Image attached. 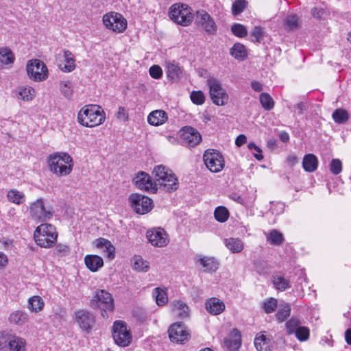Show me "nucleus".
Instances as JSON below:
<instances>
[{
    "instance_id": "obj_12",
    "label": "nucleus",
    "mask_w": 351,
    "mask_h": 351,
    "mask_svg": "<svg viewBox=\"0 0 351 351\" xmlns=\"http://www.w3.org/2000/svg\"><path fill=\"white\" fill-rule=\"evenodd\" d=\"M103 23L104 26L114 32H123L128 25L126 19L119 13L110 12L103 16Z\"/></svg>"
},
{
    "instance_id": "obj_1",
    "label": "nucleus",
    "mask_w": 351,
    "mask_h": 351,
    "mask_svg": "<svg viewBox=\"0 0 351 351\" xmlns=\"http://www.w3.org/2000/svg\"><path fill=\"white\" fill-rule=\"evenodd\" d=\"M49 171L58 177L69 176L73 169V160L66 152L50 154L47 159Z\"/></svg>"
},
{
    "instance_id": "obj_61",
    "label": "nucleus",
    "mask_w": 351,
    "mask_h": 351,
    "mask_svg": "<svg viewBox=\"0 0 351 351\" xmlns=\"http://www.w3.org/2000/svg\"><path fill=\"white\" fill-rule=\"evenodd\" d=\"M56 250L57 251L58 253L59 254H66L69 252V247L66 244H62V243H58L57 245H56Z\"/></svg>"
},
{
    "instance_id": "obj_4",
    "label": "nucleus",
    "mask_w": 351,
    "mask_h": 351,
    "mask_svg": "<svg viewBox=\"0 0 351 351\" xmlns=\"http://www.w3.org/2000/svg\"><path fill=\"white\" fill-rule=\"evenodd\" d=\"M153 174L155 182L158 183V189L162 187L168 192L174 191L178 187V180L173 171L163 165H158L154 167Z\"/></svg>"
},
{
    "instance_id": "obj_59",
    "label": "nucleus",
    "mask_w": 351,
    "mask_h": 351,
    "mask_svg": "<svg viewBox=\"0 0 351 351\" xmlns=\"http://www.w3.org/2000/svg\"><path fill=\"white\" fill-rule=\"evenodd\" d=\"M22 318V311H16L15 312L12 313L9 316V322L10 324H19L20 325V322Z\"/></svg>"
},
{
    "instance_id": "obj_35",
    "label": "nucleus",
    "mask_w": 351,
    "mask_h": 351,
    "mask_svg": "<svg viewBox=\"0 0 351 351\" xmlns=\"http://www.w3.org/2000/svg\"><path fill=\"white\" fill-rule=\"evenodd\" d=\"M230 53L232 56L237 60H244L247 57V51L243 45L240 43L234 44L230 49Z\"/></svg>"
},
{
    "instance_id": "obj_14",
    "label": "nucleus",
    "mask_w": 351,
    "mask_h": 351,
    "mask_svg": "<svg viewBox=\"0 0 351 351\" xmlns=\"http://www.w3.org/2000/svg\"><path fill=\"white\" fill-rule=\"evenodd\" d=\"M135 186L140 190L150 193H156L158 191V183L152 180L151 176L144 172H138L134 178Z\"/></svg>"
},
{
    "instance_id": "obj_22",
    "label": "nucleus",
    "mask_w": 351,
    "mask_h": 351,
    "mask_svg": "<svg viewBox=\"0 0 351 351\" xmlns=\"http://www.w3.org/2000/svg\"><path fill=\"white\" fill-rule=\"evenodd\" d=\"M93 244L97 248L101 249L109 260L114 258L115 247L110 241L104 238H99L94 241Z\"/></svg>"
},
{
    "instance_id": "obj_57",
    "label": "nucleus",
    "mask_w": 351,
    "mask_h": 351,
    "mask_svg": "<svg viewBox=\"0 0 351 351\" xmlns=\"http://www.w3.org/2000/svg\"><path fill=\"white\" fill-rule=\"evenodd\" d=\"M149 75L154 79H160L162 75V69L158 65H153L149 68Z\"/></svg>"
},
{
    "instance_id": "obj_10",
    "label": "nucleus",
    "mask_w": 351,
    "mask_h": 351,
    "mask_svg": "<svg viewBox=\"0 0 351 351\" xmlns=\"http://www.w3.org/2000/svg\"><path fill=\"white\" fill-rule=\"evenodd\" d=\"M93 308H99L104 317H108V312L114 309L113 298L110 293L105 290L96 292L95 299L92 300Z\"/></svg>"
},
{
    "instance_id": "obj_26",
    "label": "nucleus",
    "mask_w": 351,
    "mask_h": 351,
    "mask_svg": "<svg viewBox=\"0 0 351 351\" xmlns=\"http://www.w3.org/2000/svg\"><path fill=\"white\" fill-rule=\"evenodd\" d=\"M171 309L174 315L180 319H185L189 316L188 305L180 300L173 301L171 303Z\"/></svg>"
},
{
    "instance_id": "obj_30",
    "label": "nucleus",
    "mask_w": 351,
    "mask_h": 351,
    "mask_svg": "<svg viewBox=\"0 0 351 351\" xmlns=\"http://www.w3.org/2000/svg\"><path fill=\"white\" fill-rule=\"evenodd\" d=\"M64 66L60 65V69L66 73L73 71L75 69V59L73 54L68 51H64Z\"/></svg>"
},
{
    "instance_id": "obj_64",
    "label": "nucleus",
    "mask_w": 351,
    "mask_h": 351,
    "mask_svg": "<svg viewBox=\"0 0 351 351\" xmlns=\"http://www.w3.org/2000/svg\"><path fill=\"white\" fill-rule=\"evenodd\" d=\"M251 87L256 92H261L263 89V85L257 81H252Z\"/></svg>"
},
{
    "instance_id": "obj_28",
    "label": "nucleus",
    "mask_w": 351,
    "mask_h": 351,
    "mask_svg": "<svg viewBox=\"0 0 351 351\" xmlns=\"http://www.w3.org/2000/svg\"><path fill=\"white\" fill-rule=\"evenodd\" d=\"M318 158L313 154H306L302 160V167L306 172H314L318 167Z\"/></svg>"
},
{
    "instance_id": "obj_25",
    "label": "nucleus",
    "mask_w": 351,
    "mask_h": 351,
    "mask_svg": "<svg viewBox=\"0 0 351 351\" xmlns=\"http://www.w3.org/2000/svg\"><path fill=\"white\" fill-rule=\"evenodd\" d=\"M84 261L86 267L92 272L97 271L104 266V260L98 255H86Z\"/></svg>"
},
{
    "instance_id": "obj_17",
    "label": "nucleus",
    "mask_w": 351,
    "mask_h": 351,
    "mask_svg": "<svg viewBox=\"0 0 351 351\" xmlns=\"http://www.w3.org/2000/svg\"><path fill=\"white\" fill-rule=\"evenodd\" d=\"M195 23L208 34H214L217 32V25L213 19L204 10L197 12Z\"/></svg>"
},
{
    "instance_id": "obj_19",
    "label": "nucleus",
    "mask_w": 351,
    "mask_h": 351,
    "mask_svg": "<svg viewBox=\"0 0 351 351\" xmlns=\"http://www.w3.org/2000/svg\"><path fill=\"white\" fill-rule=\"evenodd\" d=\"M180 135L183 143L188 147H195L202 140V136L198 131L190 126L184 127L180 130Z\"/></svg>"
},
{
    "instance_id": "obj_51",
    "label": "nucleus",
    "mask_w": 351,
    "mask_h": 351,
    "mask_svg": "<svg viewBox=\"0 0 351 351\" xmlns=\"http://www.w3.org/2000/svg\"><path fill=\"white\" fill-rule=\"evenodd\" d=\"M330 171L334 175L339 174L342 171V162L338 158L332 159L330 164Z\"/></svg>"
},
{
    "instance_id": "obj_37",
    "label": "nucleus",
    "mask_w": 351,
    "mask_h": 351,
    "mask_svg": "<svg viewBox=\"0 0 351 351\" xmlns=\"http://www.w3.org/2000/svg\"><path fill=\"white\" fill-rule=\"evenodd\" d=\"M44 307V302L39 296H33L28 300V308L32 312L37 313Z\"/></svg>"
},
{
    "instance_id": "obj_63",
    "label": "nucleus",
    "mask_w": 351,
    "mask_h": 351,
    "mask_svg": "<svg viewBox=\"0 0 351 351\" xmlns=\"http://www.w3.org/2000/svg\"><path fill=\"white\" fill-rule=\"evenodd\" d=\"M247 141V138L244 134H240L239 135L236 140H235V144L237 147H241L243 144H245Z\"/></svg>"
},
{
    "instance_id": "obj_47",
    "label": "nucleus",
    "mask_w": 351,
    "mask_h": 351,
    "mask_svg": "<svg viewBox=\"0 0 351 351\" xmlns=\"http://www.w3.org/2000/svg\"><path fill=\"white\" fill-rule=\"evenodd\" d=\"M295 337L300 341H305L308 339L310 330L306 326H301L294 332Z\"/></svg>"
},
{
    "instance_id": "obj_31",
    "label": "nucleus",
    "mask_w": 351,
    "mask_h": 351,
    "mask_svg": "<svg viewBox=\"0 0 351 351\" xmlns=\"http://www.w3.org/2000/svg\"><path fill=\"white\" fill-rule=\"evenodd\" d=\"M224 244L232 253H239L244 247L243 241L239 238L226 239Z\"/></svg>"
},
{
    "instance_id": "obj_55",
    "label": "nucleus",
    "mask_w": 351,
    "mask_h": 351,
    "mask_svg": "<svg viewBox=\"0 0 351 351\" xmlns=\"http://www.w3.org/2000/svg\"><path fill=\"white\" fill-rule=\"evenodd\" d=\"M36 96V90L30 86L23 87V101H30Z\"/></svg>"
},
{
    "instance_id": "obj_58",
    "label": "nucleus",
    "mask_w": 351,
    "mask_h": 351,
    "mask_svg": "<svg viewBox=\"0 0 351 351\" xmlns=\"http://www.w3.org/2000/svg\"><path fill=\"white\" fill-rule=\"evenodd\" d=\"M247 148L250 150H255L256 152H258V154H254V158L258 160V161H261L263 158V156L262 154V150L261 149L258 147L254 143L250 142L247 144Z\"/></svg>"
},
{
    "instance_id": "obj_5",
    "label": "nucleus",
    "mask_w": 351,
    "mask_h": 351,
    "mask_svg": "<svg viewBox=\"0 0 351 351\" xmlns=\"http://www.w3.org/2000/svg\"><path fill=\"white\" fill-rule=\"evenodd\" d=\"M169 17L175 23L188 26L193 20L191 9L186 4L176 3L170 8Z\"/></svg>"
},
{
    "instance_id": "obj_60",
    "label": "nucleus",
    "mask_w": 351,
    "mask_h": 351,
    "mask_svg": "<svg viewBox=\"0 0 351 351\" xmlns=\"http://www.w3.org/2000/svg\"><path fill=\"white\" fill-rule=\"evenodd\" d=\"M117 118L121 121L125 122L128 120V114L123 107H119L118 112L117 113Z\"/></svg>"
},
{
    "instance_id": "obj_52",
    "label": "nucleus",
    "mask_w": 351,
    "mask_h": 351,
    "mask_svg": "<svg viewBox=\"0 0 351 351\" xmlns=\"http://www.w3.org/2000/svg\"><path fill=\"white\" fill-rule=\"evenodd\" d=\"M247 1L245 0H237L232 4V14L238 15L241 13L245 8Z\"/></svg>"
},
{
    "instance_id": "obj_27",
    "label": "nucleus",
    "mask_w": 351,
    "mask_h": 351,
    "mask_svg": "<svg viewBox=\"0 0 351 351\" xmlns=\"http://www.w3.org/2000/svg\"><path fill=\"white\" fill-rule=\"evenodd\" d=\"M168 119L167 114L162 110L152 111L147 117L148 123L154 126H158L165 123Z\"/></svg>"
},
{
    "instance_id": "obj_56",
    "label": "nucleus",
    "mask_w": 351,
    "mask_h": 351,
    "mask_svg": "<svg viewBox=\"0 0 351 351\" xmlns=\"http://www.w3.org/2000/svg\"><path fill=\"white\" fill-rule=\"evenodd\" d=\"M251 36L254 41L260 43L263 37V31L262 28L260 27H255L251 32Z\"/></svg>"
},
{
    "instance_id": "obj_11",
    "label": "nucleus",
    "mask_w": 351,
    "mask_h": 351,
    "mask_svg": "<svg viewBox=\"0 0 351 351\" xmlns=\"http://www.w3.org/2000/svg\"><path fill=\"white\" fill-rule=\"evenodd\" d=\"M112 338L116 344L128 346L132 341V335L127 324L121 320H117L112 326Z\"/></svg>"
},
{
    "instance_id": "obj_24",
    "label": "nucleus",
    "mask_w": 351,
    "mask_h": 351,
    "mask_svg": "<svg viewBox=\"0 0 351 351\" xmlns=\"http://www.w3.org/2000/svg\"><path fill=\"white\" fill-rule=\"evenodd\" d=\"M206 311L213 315L221 314L225 310V304L217 298H211L205 303Z\"/></svg>"
},
{
    "instance_id": "obj_38",
    "label": "nucleus",
    "mask_w": 351,
    "mask_h": 351,
    "mask_svg": "<svg viewBox=\"0 0 351 351\" xmlns=\"http://www.w3.org/2000/svg\"><path fill=\"white\" fill-rule=\"evenodd\" d=\"M274 287L280 291H285L290 287V280L282 276L277 275L273 278Z\"/></svg>"
},
{
    "instance_id": "obj_2",
    "label": "nucleus",
    "mask_w": 351,
    "mask_h": 351,
    "mask_svg": "<svg viewBox=\"0 0 351 351\" xmlns=\"http://www.w3.org/2000/svg\"><path fill=\"white\" fill-rule=\"evenodd\" d=\"M106 114L102 108L97 105H86L77 114L79 123L84 127L93 128L102 124Z\"/></svg>"
},
{
    "instance_id": "obj_62",
    "label": "nucleus",
    "mask_w": 351,
    "mask_h": 351,
    "mask_svg": "<svg viewBox=\"0 0 351 351\" xmlns=\"http://www.w3.org/2000/svg\"><path fill=\"white\" fill-rule=\"evenodd\" d=\"M284 208L285 205L282 203L278 202L273 205L271 210L273 213L280 214L283 212Z\"/></svg>"
},
{
    "instance_id": "obj_21",
    "label": "nucleus",
    "mask_w": 351,
    "mask_h": 351,
    "mask_svg": "<svg viewBox=\"0 0 351 351\" xmlns=\"http://www.w3.org/2000/svg\"><path fill=\"white\" fill-rule=\"evenodd\" d=\"M195 263H198L204 269V271H215L217 269L219 263L217 261L210 256L197 255L195 256Z\"/></svg>"
},
{
    "instance_id": "obj_45",
    "label": "nucleus",
    "mask_w": 351,
    "mask_h": 351,
    "mask_svg": "<svg viewBox=\"0 0 351 351\" xmlns=\"http://www.w3.org/2000/svg\"><path fill=\"white\" fill-rule=\"evenodd\" d=\"M301 321L295 317H291L286 323V329L288 335L294 334V332L301 327Z\"/></svg>"
},
{
    "instance_id": "obj_18",
    "label": "nucleus",
    "mask_w": 351,
    "mask_h": 351,
    "mask_svg": "<svg viewBox=\"0 0 351 351\" xmlns=\"http://www.w3.org/2000/svg\"><path fill=\"white\" fill-rule=\"evenodd\" d=\"M20 339L9 332H0V350L20 351L21 345Z\"/></svg>"
},
{
    "instance_id": "obj_6",
    "label": "nucleus",
    "mask_w": 351,
    "mask_h": 351,
    "mask_svg": "<svg viewBox=\"0 0 351 351\" xmlns=\"http://www.w3.org/2000/svg\"><path fill=\"white\" fill-rule=\"evenodd\" d=\"M27 75L29 79L40 82L48 78L49 71L47 65L39 59H32L26 64Z\"/></svg>"
},
{
    "instance_id": "obj_40",
    "label": "nucleus",
    "mask_w": 351,
    "mask_h": 351,
    "mask_svg": "<svg viewBox=\"0 0 351 351\" xmlns=\"http://www.w3.org/2000/svg\"><path fill=\"white\" fill-rule=\"evenodd\" d=\"M14 56L12 51L8 47L0 48V62L4 64L13 63Z\"/></svg>"
},
{
    "instance_id": "obj_29",
    "label": "nucleus",
    "mask_w": 351,
    "mask_h": 351,
    "mask_svg": "<svg viewBox=\"0 0 351 351\" xmlns=\"http://www.w3.org/2000/svg\"><path fill=\"white\" fill-rule=\"evenodd\" d=\"M167 75L169 78L173 81L178 80L183 75L182 68L174 62L167 64Z\"/></svg>"
},
{
    "instance_id": "obj_20",
    "label": "nucleus",
    "mask_w": 351,
    "mask_h": 351,
    "mask_svg": "<svg viewBox=\"0 0 351 351\" xmlns=\"http://www.w3.org/2000/svg\"><path fill=\"white\" fill-rule=\"evenodd\" d=\"M75 319L80 328L88 332L95 324L94 315L84 310H80L75 312Z\"/></svg>"
},
{
    "instance_id": "obj_3",
    "label": "nucleus",
    "mask_w": 351,
    "mask_h": 351,
    "mask_svg": "<svg viewBox=\"0 0 351 351\" xmlns=\"http://www.w3.org/2000/svg\"><path fill=\"white\" fill-rule=\"evenodd\" d=\"M58 236L56 228L48 223H41L37 226L33 233L36 244L44 248L53 247L57 242Z\"/></svg>"
},
{
    "instance_id": "obj_39",
    "label": "nucleus",
    "mask_w": 351,
    "mask_h": 351,
    "mask_svg": "<svg viewBox=\"0 0 351 351\" xmlns=\"http://www.w3.org/2000/svg\"><path fill=\"white\" fill-rule=\"evenodd\" d=\"M290 313L291 306L287 303H282L280 304L276 317L280 322H282L290 315Z\"/></svg>"
},
{
    "instance_id": "obj_9",
    "label": "nucleus",
    "mask_w": 351,
    "mask_h": 351,
    "mask_svg": "<svg viewBox=\"0 0 351 351\" xmlns=\"http://www.w3.org/2000/svg\"><path fill=\"white\" fill-rule=\"evenodd\" d=\"M204 163L211 172H220L225 166L223 155L217 150L208 149L203 154Z\"/></svg>"
},
{
    "instance_id": "obj_43",
    "label": "nucleus",
    "mask_w": 351,
    "mask_h": 351,
    "mask_svg": "<svg viewBox=\"0 0 351 351\" xmlns=\"http://www.w3.org/2000/svg\"><path fill=\"white\" fill-rule=\"evenodd\" d=\"M60 90L66 98H71L73 94V90L71 81H61L60 83Z\"/></svg>"
},
{
    "instance_id": "obj_8",
    "label": "nucleus",
    "mask_w": 351,
    "mask_h": 351,
    "mask_svg": "<svg viewBox=\"0 0 351 351\" xmlns=\"http://www.w3.org/2000/svg\"><path fill=\"white\" fill-rule=\"evenodd\" d=\"M128 202L135 213L139 215L148 213L154 207V203L151 198L139 193L131 194L128 197Z\"/></svg>"
},
{
    "instance_id": "obj_42",
    "label": "nucleus",
    "mask_w": 351,
    "mask_h": 351,
    "mask_svg": "<svg viewBox=\"0 0 351 351\" xmlns=\"http://www.w3.org/2000/svg\"><path fill=\"white\" fill-rule=\"evenodd\" d=\"M215 219L221 223L226 221L229 217V211L224 206H218L214 212Z\"/></svg>"
},
{
    "instance_id": "obj_7",
    "label": "nucleus",
    "mask_w": 351,
    "mask_h": 351,
    "mask_svg": "<svg viewBox=\"0 0 351 351\" xmlns=\"http://www.w3.org/2000/svg\"><path fill=\"white\" fill-rule=\"evenodd\" d=\"M207 84L213 104L219 106L226 105L229 100V96L220 82L215 78H210L207 80Z\"/></svg>"
},
{
    "instance_id": "obj_33",
    "label": "nucleus",
    "mask_w": 351,
    "mask_h": 351,
    "mask_svg": "<svg viewBox=\"0 0 351 351\" xmlns=\"http://www.w3.org/2000/svg\"><path fill=\"white\" fill-rule=\"evenodd\" d=\"M152 295L158 306H163L168 302L167 291L165 288H155L152 291Z\"/></svg>"
},
{
    "instance_id": "obj_50",
    "label": "nucleus",
    "mask_w": 351,
    "mask_h": 351,
    "mask_svg": "<svg viewBox=\"0 0 351 351\" xmlns=\"http://www.w3.org/2000/svg\"><path fill=\"white\" fill-rule=\"evenodd\" d=\"M285 24L287 28L295 29L299 27V19L296 15L288 16L285 20Z\"/></svg>"
},
{
    "instance_id": "obj_32",
    "label": "nucleus",
    "mask_w": 351,
    "mask_h": 351,
    "mask_svg": "<svg viewBox=\"0 0 351 351\" xmlns=\"http://www.w3.org/2000/svg\"><path fill=\"white\" fill-rule=\"evenodd\" d=\"M254 346L258 351H271L270 340L264 334L256 337Z\"/></svg>"
},
{
    "instance_id": "obj_53",
    "label": "nucleus",
    "mask_w": 351,
    "mask_h": 351,
    "mask_svg": "<svg viewBox=\"0 0 351 351\" xmlns=\"http://www.w3.org/2000/svg\"><path fill=\"white\" fill-rule=\"evenodd\" d=\"M192 102L197 105H202L204 103L205 97L202 91H193L190 95Z\"/></svg>"
},
{
    "instance_id": "obj_41",
    "label": "nucleus",
    "mask_w": 351,
    "mask_h": 351,
    "mask_svg": "<svg viewBox=\"0 0 351 351\" xmlns=\"http://www.w3.org/2000/svg\"><path fill=\"white\" fill-rule=\"evenodd\" d=\"M260 103L262 107L266 110L273 109L274 106V101L272 97L267 93H263L259 97Z\"/></svg>"
},
{
    "instance_id": "obj_54",
    "label": "nucleus",
    "mask_w": 351,
    "mask_h": 351,
    "mask_svg": "<svg viewBox=\"0 0 351 351\" xmlns=\"http://www.w3.org/2000/svg\"><path fill=\"white\" fill-rule=\"evenodd\" d=\"M8 199L9 201L15 203L16 204H20L22 199V195L20 194L19 191L16 190H11L8 193L7 195Z\"/></svg>"
},
{
    "instance_id": "obj_44",
    "label": "nucleus",
    "mask_w": 351,
    "mask_h": 351,
    "mask_svg": "<svg viewBox=\"0 0 351 351\" xmlns=\"http://www.w3.org/2000/svg\"><path fill=\"white\" fill-rule=\"evenodd\" d=\"M278 306V301L274 298H269L262 303V308L267 314L274 312Z\"/></svg>"
},
{
    "instance_id": "obj_16",
    "label": "nucleus",
    "mask_w": 351,
    "mask_h": 351,
    "mask_svg": "<svg viewBox=\"0 0 351 351\" xmlns=\"http://www.w3.org/2000/svg\"><path fill=\"white\" fill-rule=\"evenodd\" d=\"M31 217L35 221H44L52 217V212L45 208L43 199H40L34 202L29 208Z\"/></svg>"
},
{
    "instance_id": "obj_46",
    "label": "nucleus",
    "mask_w": 351,
    "mask_h": 351,
    "mask_svg": "<svg viewBox=\"0 0 351 351\" xmlns=\"http://www.w3.org/2000/svg\"><path fill=\"white\" fill-rule=\"evenodd\" d=\"M332 118L336 123H343L348 119L349 116L346 110L340 108L332 113Z\"/></svg>"
},
{
    "instance_id": "obj_36",
    "label": "nucleus",
    "mask_w": 351,
    "mask_h": 351,
    "mask_svg": "<svg viewBox=\"0 0 351 351\" xmlns=\"http://www.w3.org/2000/svg\"><path fill=\"white\" fill-rule=\"evenodd\" d=\"M267 240L270 244L280 245L284 241L282 234L277 230H272L267 234Z\"/></svg>"
},
{
    "instance_id": "obj_23",
    "label": "nucleus",
    "mask_w": 351,
    "mask_h": 351,
    "mask_svg": "<svg viewBox=\"0 0 351 351\" xmlns=\"http://www.w3.org/2000/svg\"><path fill=\"white\" fill-rule=\"evenodd\" d=\"M241 345V335L239 331L234 328L229 336L224 339V346L230 351H237Z\"/></svg>"
},
{
    "instance_id": "obj_49",
    "label": "nucleus",
    "mask_w": 351,
    "mask_h": 351,
    "mask_svg": "<svg viewBox=\"0 0 351 351\" xmlns=\"http://www.w3.org/2000/svg\"><path fill=\"white\" fill-rule=\"evenodd\" d=\"M231 30L234 35L239 38L245 37L247 34L245 27L239 23L234 24L232 26Z\"/></svg>"
},
{
    "instance_id": "obj_13",
    "label": "nucleus",
    "mask_w": 351,
    "mask_h": 351,
    "mask_svg": "<svg viewBox=\"0 0 351 351\" xmlns=\"http://www.w3.org/2000/svg\"><path fill=\"white\" fill-rule=\"evenodd\" d=\"M168 333L170 340L179 344L186 343L191 337L190 331L182 322H176L171 324L169 328Z\"/></svg>"
},
{
    "instance_id": "obj_48",
    "label": "nucleus",
    "mask_w": 351,
    "mask_h": 351,
    "mask_svg": "<svg viewBox=\"0 0 351 351\" xmlns=\"http://www.w3.org/2000/svg\"><path fill=\"white\" fill-rule=\"evenodd\" d=\"M311 14L315 19L324 20L328 16V13L324 8L322 6H317L312 9Z\"/></svg>"
},
{
    "instance_id": "obj_34",
    "label": "nucleus",
    "mask_w": 351,
    "mask_h": 351,
    "mask_svg": "<svg viewBox=\"0 0 351 351\" xmlns=\"http://www.w3.org/2000/svg\"><path fill=\"white\" fill-rule=\"evenodd\" d=\"M132 268L139 272H146L149 269V263L140 256H135L132 259Z\"/></svg>"
},
{
    "instance_id": "obj_15",
    "label": "nucleus",
    "mask_w": 351,
    "mask_h": 351,
    "mask_svg": "<svg viewBox=\"0 0 351 351\" xmlns=\"http://www.w3.org/2000/svg\"><path fill=\"white\" fill-rule=\"evenodd\" d=\"M146 237L149 242L154 247H163L169 242L167 232L161 228H155L146 232Z\"/></svg>"
}]
</instances>
